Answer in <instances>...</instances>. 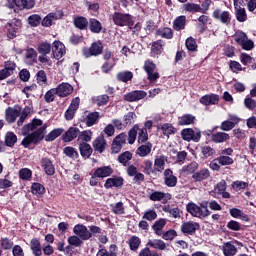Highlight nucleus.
Listing matches in <instances>:
<instances>
[{"mask_svg":"<svg viewBox=\"0 0 256 256\" xmlns=\"http://www.w3.org/2000/svg\"><path fill=\"white\" fill-rule=\"evenodd\" d=\"M114 173V169L111 166H103V167H99L96 168V176L99 179H105V177H110L111 175H113Z\"/></svg>","mask_w":256,"mask_h":256,"instance_id":"obj_29","label":"nucleus"},{"mask_svg":"<svg viewBox=\"0 0 256 256\" xmlns=\"http://www.w3.org/2000/svg\"><path fill=\"white\" fill-rule=\"evenodd\" d=\"M195 115L184 114L178 118V126H190L195 123Z\"/></svg>","mask_w":256,"mask_h":256,"instance_id":"obj_34","label":"nucleus"},{"mask_svg":"<svg viewBox=\"0 0 256 256\" xmlns=\"http://www.w3.org/2000/svg\"><path fill=\"white\" fill-rule=\"evenodd\" d=\"M143 69L145 70L147 79L150 83H155L161 78V75L157 70V65H144Z\"/></svg>","mask_w":256,"mask_h":256,"instance_id":"obj_11","label":"nucleus"},{"mask_svg":"<svg viewBox=\"0 0 256 256\" xmlns=\"http://www.w3.org/2000/svg\"><path fill=\"white\" fill-rule=\"evenodd\" d=\"M165 156L162 155L154 159V173L162 172L165 170Z\"/></svg>","mask_w":256,"mask_h":256,"instance_id":"obj_45","label":"nucleus"},{"mask_svg":"<svg viewBox=\"0 0 256 256\" xmlns=\"http://www.w3.org/2000/svg\"><path fill=\"white\" fill-rule=\"evenodd\" d=\"M220 96L218 94H206L200 97L199 102L203 106H216L219 104Z\"/></svg>","mask_w":256,"mask_h":256,"instance_id":"obj_13","label":"nucleus"},{"mask_svg":"<svg viewBox=\"0 0 256 256\" xmlns=\"http://www.w3.org/2000/svg\"><path fill=\"white\" fill-rule=\"evenodd\" d=\"M133 159V153L130 152V150H126L125 152L119 154L118 162L123 165L124 167H127L129 162Z\"/></svg>","mask_w":256,"mask_h":256,"instance_id":"obj_40","label":"nucleus"},{"mask_svg":"<svg viewBox=\"0 0 256 256\" xmlns=\"http://www.w3.org/2000/svg\"><path fill=\"white\" fill-rule=\"evenodd\" d=\"M150 46H151L150 51H151V54L153 55H161L164 51V41L161 39L153 41L150 44Z\"/></svg>","mask_w":256,"mask_h":256,"instance_id":"obj_33","label":"nucleus"},{"mask_svg":"<svg viewBox=\"0 0 256 256\" xmlns=\"http://www.w3.org/2000/svg\"><path fill=\"white\" fill-rule=\"evenodd\" d=\"M124 185V178L114 176L112 178H108L105 183V189H112V187L121 188Z\"/></svg>","mask_w":256,"mask_h":256,"instance_id":"obj_21","label":"nucleus"},{"mask_svg":"<svg viewBox=\"0 0 256 256\" xmlns=\"http://www.w3.org/2000/svg\"><path fill=\"white\" fill-rule=\"evenodd\" d=\"M112 20L117 26H127L129 29H133L134 21L133 16L130 15V13L114 12Z\"/></svg>","mask_w":256,"mask_h":256,"instance_id":"obj_3","label":"nucleus"},{"mask_svg":"<svg viewBox=\"0 0 256 256\" xmlns=\"http://www.w3.org/2000/svg\"><path fill=\"white\" fill-rule=\"evenodd\" d=\"M52 51H53V58H55L56 60H60L66 54V47L64 44H62L61 41L55 40L53 43Z\"/></svg>","mask_w":256,"mask_h":256,"instance_id":"obj_14","label":"nucleus"},{"mask_svg":"<svg viewBox=\"0 0 256 256\" xmlns=\"http://www.w3.org/2000/svg\"><path fill=\"white\" fill-rule=\"evenodd\" d=\"M200 152L202 159H209V157H213L215 155L216 150L211 146H207V144H202L200 147Z\"/></svg>","mask_w":256,"mask_h":256,"instance_id":"obj_43","label":"nucleus"},{"mask_svg":"<svg viewBox=\"0 0 256 256\" xmlns=\"http://www.w3.org/2000/svg\"><path fill=\"white\" fill-rule=\"evenodd\" d=\"M138 256H160L157 252V250H151L150 246L144 247L142 250H140Z\"/></svg>","mask_w":256,"mask_h":256,"instance_id":"obj_64","label":"nucleus"},{"mask_svg":"<svg viewBox=\"0 0 256 256\" xmlns=\"http://www.w3.org/2000/svg\"><path fill=\"white\" fill-rule=\"evenodd\" d=\"M227 190V182L225 180H221L220 182H218L216 184V186L214 187V194L217 195H222L224 191Z\"/></svg>","mask_w":256,"mask_h":256,"instance_id":"obj_60","label":"nucleus"},{"mask_svg":"<svg viewBox=\"0 0 256 256\" xmlns=\"http://www.w3.org/2000/svg\"><path fill=\"white\" fill-rule=\"evenodd\" d=\"M26 62L30 64L37 63V51L33 48L26 50Z\"/></svg>","mask_w":256,"mask_h":256,"instance_id":"obj_54","label":"nucleus"},{"mask_svg":"<svg viewBox=\"0 0 256 256\" xmlns=\"http://www.w3.org/2000/svg\"><path fill=\"white\" fill-rule=\"evenodd\" d=\"M147 93L145 90H133L129 91L123 96V100L129 103L141 101V99L145 98Z\"/></svg>","mask_w":256,"mask_h":256,"instance_id":"obj_8","label":"nucleus"},{"mask_svg":"<svg viewBox=\"0 0 256 256\" xmlns=\"http://www.w3.org/2000/svg\"><path fill=\"white\" fill-rule=\"evenodd\" d=\"M47 128L48 125L43 124V120L34 118L31 123L22 127V135L25 137L22 139L21 145L24 148H29L31 145H39L45 139Z\"/></svg>","mask_w":256,"mask_h":256,"instance_id":"obj_1","label":"nucleus"},{"mask_svg":"<svg viewBox=\"0 0 256 256\" xmlns=\"http://www.w3.org/2000/svg\"><path fill=\"white\" fill-rule=\"evenodd\" d=\"M6 147L13 148L15 143H17V135L13 132H7L4 137Z\"/></svg>","mask_w":256,"mask_h":256,"instance_id":"obj_48","label":"nucleus"},{"mask_svg":"<svg viewBox=\"0 0 256 256\" xmlns=\"http://www.w3.org/2000/svg\"><path fill=\"white\" fill-rule=\"evenodd\" d=\"M156 36H161V38L166 39V40H171L173 39L174 32L171 27H163V28H158L155 31Z\"/></svg>","mask_w":256,"mask_h":256,"instance_id":"obj_27","label":"nucleus"},{"mask_svg":"<svg viewBox=\"0 0 256 256\" xmlns=\"http://www.w3.org/2000/svg\"><path fill=\"white\" fill-rule=\"evenodd\" d=\"M142 169L146 175H152V173H155L153 168V162L150 161V159H146L143 162Z\"/></svg>","mask_w":256,"mask_h":256,"instance_id":"obj_61","label":"nucleus"},{"mask_svg":"<svg viewBox=\"0 0 256 256\" xmlns=\"http://www.w3.org/2000/svg\"><path fill=\"white\" fill-rule=\"evenodd\" d=\"M198 230H200L199 222L187 221L181 225V233L185 235H194Z\"/></svg>","mask_w":256,"mask_h":256,"instance_id":"obj_12","label":"nucleus"},{"mask_svg":"<svg viewBox=\"0 0 256 256\" xmlns=\"http://www.w3.org/2000/svg\"><path fill=\"white\" fill-rule=\"evenodd\" d=\"M30 250L32 251L34 256L43 255L41 241L37 239V237H34L32 240H30Z\"/></svg>","mask_w":256,"mask_h":256,"instance_id":"obj_26","label":"nucleus"},{"mask_svg":"<svg viewBox=\"0 0 256 256\" xmlns=\"http://www.w3.org/2000/svg\"><path fill=\"white\" fill-rule=\"evenodd\" d=\"M237 247L232 242H226L223 246V253L225 256H234L237 254Z\"/></svg>","mask_w":256,"mask_h":256,"instance_id":"obj_49","label":"nucleus"},{"mask_svg":"<svg viewBox=\"0 0 256 256\" xmlns=\"http://www.w3.org/2000/svg\"><path fill=\"white\" fill-rule=\"evenodd\" d=\"M164 182L168 187H176L178 178L174 176L172 169L167 168L164 170Z\"/></svg>","mask_w":256,"mask_h":256,"instance_id":"obj_20","label":"nucleus"},{"mask_svg":"<svg viewBox=\"0 0 256 256\" xmlns=\"http://www.w3.org/2000/svg\"><path fill=\"white\" fill-rule=\"evenodd\" d=\"M79 151L82 159L87 160V159H90L93 153V148L91 147V144L87 142H80Z\"/></svg>","mask_w":256,"mask_h":256,"instance_id":"obj_24","label":"nucleus"},{"mask_svg":"<svg viewBox=\"0 0 256 256\" xmlns=\"http://www.w3.org/2000/svg\"><path fill=\"white\" fill-rule=\"evenodd\" d=\"M21 115V108H12L8 106L5 113V119L8 123H14L17 120V117Z\"/></svg>","mask_w":256,"mask_h":256,"instance_id":"obj_19","label":"nucleus"},{"mask_svg":"<svg viewBox=\"0 0 256 256\" xmlns=\"http://www.w3.org/2000/svg\"><path fill=\"white\" fill-rule=\"evenodd\" d=\"M167 221L165 218H159V220L154 222V225L152 226V229L154 230V233L158 236L163 235L162 230L165 228Z\"/></svg>","mask_w":256,"mask_h":256,"instance_id":"obj_44","label":"nucleus"},{"mask_svg":"<svg viewBox=\"0 0 256 256\" xmlns=\"http://www.w3.org/2000/svg\"><path fill=\"white\" fill-rule=\"evenodd\" d=\"M147 247L153 248L155 250H165L167 248L165 241L161 240V239H153V240H149L147 242Z\"/></svg>","mask_w":256,"mask_h":256,"instance_id":"obj_41","label":"nucleus"},{"mask_svg":"<svg viewBox=\"0 0 256 256\" xmlns=\"http://www.w3.org/2000/svg\"><path fill=\"white\" fill-rule=\"evenodd\" d=\"M21 27L22 21L20 20V18H12L10 21H8L4 26V31L6 33L7 38H17V33L21 29Z\"/></svg>","mask_w":256,"mask_h":256,"instance_id":"obj_4","label":"nucleus"},{"mask_svg":"<svg viewBox=\"0 0 256 256\" xmlns=\"http://www.w3.org/2000/svg\"><path fill=\"white\" fill-rule=\"evenodd\" d=\"M36 5V0H6L7 9L13 10L15 14L24 10H31Z\"/></svg>","mask_w":256,"mask_h":256,"instance_id":"obj_2","label":"nucleus"},{"mask_svg":"<svg viewBox=\"0 0 256 256\" xmlns=\"http://www.w3.org/2000/svg\"><path fill=\"white\" fill-rule=\"evenodd\" d=\"M161 132L163 136H166L167 138H170L172 135H176L177 128L174 127L171 123H164L160 126Z\"/></svg>","mask_w":256,"mask_h":256,"instance_id":"obj_31","label":"nucleus"},{"mask_svg":"<svg viewBox=\"0 0 256 256\" xmlns=\"http://www.w3.org/2000/svg\"><path fill=\"white\" fill-rule=\"evenodd\" d=\"M126 133H120L112 141L111 151L112 153H119L122 151V147L126 145Z\"/></svg>","mask_w":256,"mask_h":256,"instance_id":"obj_9","label":"nucleus"},{"mask_svg":"<svg viewBox=\"0 0 256 256\" xmlns=\"http://www.w3.org/2000/svg\"><path fill=\"white\" fill-rule=\"evenodd\" d=\"M92 146L96 152L103 153L107 148V140L105 135L101 133L96 139L93 140Z\"/></svg>","mask_w":256,"mask_h":256,"instance_id":"obj_16","label":"nucleus"},{"mask_svg":"<svg viewBox=\"0 0 256 256\" xmlns=\"http://www.w3.org/2000/svg\"><path fill=\"white\" fill-rule=\"evenodd\" d=\"M153 144L151 142H145L137 148V154L140 157L149 156L150 152L152 151Z\"/></svg>","mask_w":256,"mask_h":256,"instance_id":"obj_38","label":"nucleus"},{"mask_svg":"<svg viewBox=\"0 0 256 256\" xmlns=\"http://www.w3.org/2000/svg\"><path fill=\"white\" fill-rule=\"evenodd\" d=\"M79 133H80L79 128L70 127L65 132V134L62 135L61 139H62L63 142L68 143V142H71V141L75 140V138L78 137Z\"/></svg>","mask_w":256,"mask_h":256,"instance_id":"obj_22","label":"nucleus"},{"mask_svg":"<svg viewBox=\"0 0 256 256\" xmlns=\"http://www.w3.org/2000/svg\"><path fill=\"white\" fill-rule=\"evenodd\" d=\"M42 17L40 15L34 14L28 17V24L32 26V28H37V26L41 25Z\"/></svg>","mask_w":256,"mask_h":256,"instance_id":"obj_58","label":"nucleus"},{"mask_svg":"<svg viewBox=\"0 0 256 256\" xmlns=\"http://www.w3.org/2000/svg\"><path fill=\"white\" fill-rule=\"evenodd\" d=\"M88 24L91 33L100 34L103 30V25L97 18H90Z\"/></svg>","mask_w":256,"mask_h":256,"instance_id":"obj_32","label":"nucleus"},{"mask_svg":"<svg viewBox=\"0 0 256 256\" xmlns=\"http://www.w3.org/2000/svg\"><path fill=\"white\" fill-rule=\"evenodd\" d=\"M210 176H211V172L209 171V169L203 168V169H200L199 171H196L195 173H193L192 179L195 182H201L204 180H208Z\"/></svg>","mask_w":256,"mask_h":256,"instance_id":"obj_25","label":"nucleus"},{"mask_svg":"<svg viewBox=\"0 0 256 256\" xmlns=\"http://www.w3.org/2000/svg\"><path fill=\"white\" fill-rule=\"evenodd\" d=\"M118 246L116 244H112L109 247V250L103 246L96 254V256H118L117 254Z\"/></svg>","mask_w":256,"mask_h":256,"instance_id":"obj_28","label":"nucleus"},{"mask_svg":"<svg viewBox=\"0 0 256 256\" xmlns=\"http://www.w3.org/2000/svg\"><path fill=\"white\" fill-rule=\"evenodd\" d=\"M230 135L226 132H216L211 135L213 143H223L230 140Z\"/></svg>","mask_w":256,"mask_h":256,"instance_id":"obj_36","label":"nucleus"},{"mask_svg":"<svg viewBox=\"0 0 256 256\" xmlns=\"http://www.w3.org/2000/svg\"><path fill=\"white\" fill-rule=\"evenodd\" d=\"M73 24L76 29L87 30L89 22H88L87 18L84 16H76L73 18Z\"/></svg>","mask_w":256,"mask_h":256,"instance_id":"obj_30","label":"nucleus"},{"mask_svg":"<svg viewBox=\"0 0 256 256\" xmlns=\"http://www.w3.org/2000/svg\"><path fill=\"white\" fill-rule=\"evenodd\" d=\"M212 18L219 21L221 24L225 26H229L232 21V15L230 11L224 10L221 8H215L212 12Z\"/></svg>","mask_w":256,"mask_h":256,"instance_id":"obj_6","label":"nucleus"},{"mask_svg":"<svg viewBox=\"0 0 256 256\" xmlns=\"http://www.w3.org/2000/svg\"><path fill=\"white\" fill-rule=\"evenodd\" d=\"M187 24V17L185 15H181L175 18L173 22V28L176 31L184 30Z\"/></svg>","mask_w":256,"mask_h":256,"instance_id":"obj_37","label":"nucleus"},{"mask_svg":"<svg viewBox=\"0 0 256 256\" xmlns=\"http://www.w3.org/2000/svg\"><path fill=\"white\" fill-rule=\"evenodd\" d=\"M84 57H98L99 55L103 54V42L102 41H95L92 42L91 46L87 49L83 50Z\"/></svg>","mask_w":256,"mask_h":256,"instance_id":"obj_7","label":"nucleus"},{"mask_svg":"<svg viewBox=\"0 0 256 256\" xmlns=\"http://www.w3.org/2000/svg\"><path fill=\"white\" fill-rule=\"evenodd\" d=\"M186 210L189 214L194 216V218L204 219L203 210L201 208V205L198 206L196 203L190 202L186 206Z\"/></svg>","mask_w":256,"mask_h":256,"instance_id":"obj_18","label":"nucleus"},{"mask_svg":"<svg viewBox=\"0 0 256 256\" xmlns=\"http://www.w3.org/2000/svg\"><path fill=\"white\" fill-rule=\"evenodd\" d=\"M133 72L132 71H121L117 73V80L119 82L127 83L132 81Z\"/></svg>","mask_w":256,"mask_h":256,"instance_id":"obj_47","label":"nucleus"},{"mask_svg":"<svg viewBox=\"0 0 256 256\" xmlns=\"http://www.w3.org/2000/svg\"><path fill=\"white\" fill-rule=\"evenodd\" d=\"M234 159L230 156H226L225 154H221L220 157H218V164L220 166H230L234 164Z\"/></svg>","mask_w":256,"mask_h":256,"instance_id":"obj_57","label":"nucleus"},{"mask_svg":"<svg viewBox=\"0 0 256 256\" xmlns=\"http://www.w3.org/2000/svg\"><path fill=\"white\" fill-rule=\"evenodd\" d=\"M181 138L186 142L199 143L202 138L201 130H194L193 128H184L181 130Z\"/></svg>","mask_w":256,"mask_h":256,"instance_id":"obj_5","label":"nucleus"},{"mask_svg":"<svg viewBox=\"0 0 256 256\" xmlns=\"http://www.w3.org/2000/svg\"><path fill=\"white\" fill-rule=\"evenodd\" d=\"M64 133V128H55L53 130H51V132L49 134H45V141L46 142H52L55 141L56 138L60 137L61 135H63Z\"/></svg>","mask_w":256,"mask_h":256,"instance_id":"obj_42","label":"nucleus"},{"mask_svg":"<svg viewBox=\"0 0 256 256\" xmlns=\"http://www.w3.org/2000/svg\"><path fill=\"white\" fill-rule=\"evenodd\" d=\"M129 249L137 253V250L141 247V239L139 236L132 235L127 241Z\"/></svg>","mask_w":256,"mask_h":256,"instance_id":"obj_39","label":"nucleus"},{"mask_svg":"<svg viewBox=\"0 0 256 256\" xmlns=\"http://www.w3.org/2000/svg\"><path fill=\"white\" fill-rule=\"evenodd\" d=\"M72 231L74 234L78 235L80 240L82 241H87L91 239V232H89L87 226L82 225V224H76L73 228Z\"/></svg>","mask_w":256,"mask_h":256,"instance_id":"obj_10","label":"nucleus"},{"mask_svg":"<svg viewBox=\"0 0 256 256\" xmlns=\"http://www.w3.org/2000/svg\"><path fill=\"white\" fill-rule=\"evenodd\" d=\"M42 169L46 172V175L52 176L56 172V168L50 158L44 157L41 160Z\"/></svg>","mask_w":256,"mask_h":256,"instance_id":"obj_23","label":"nucleus"},{"mask_svg":"<svg viewBox=\"0 0 256 256\" xmlns=\"http://www.w3.org/2000/svg\"><path fill=\"white\" fill-rule=\"evenodd\" d=\"M16 69V65L14 66H5V68L0 70V81H4V79L9 78L14 70Z\"/></svg>","mask_w":256,"mask_h":256,"instance_id":"obj_51","label":"nucleus"},{"mask_svg":"<svg viewBox=\"0 0 256 256\" xmlns=\"http://www.w3.org/2000/svg\"><path fill=\"white\" fill-rule=\"evenodd\" d=\"M149 140L148 130L146 128H139L138 127V143H146Z\"/></svg>","mask_w":256,"mask_h":256,"instance_id":"obj_56","label":"nucleus"},{"mask_svg":"<svg viewBox=\"0 0 256 256\" xmlns=\"http://www.w3.org/2000/svg\"><path fill=\"white\" fill-rule=\"evenodd\" d=\"M31 190H32V194L37 196H42L46 192L45 187L41 183H33L31 186Z\"/></svg>","mask_w":256,"mask_h":256,"instance_id":"obj_55","label":"nucleus"},{"mask_svg":"<svg viewBox=\"0 0 256 256\" xmlns=\"http://www.w3.org/2000/svg\"><path fill=\"white\" fill-rule=\"evenodd\" d=\"M99 118V112H91L84 118V123L87 127H92L96 125V123L99 121Z\"/></svg>","mask_w":256,"mask_h":256,"instance_id":"obj_35","label":"nucleus"},{"mask_svg":"<svg viewBox=\"0 0 256 256\" xmlns=\"http://www.w3.org/2000/svg\"><path fill=\"white\" fill-rule=\"evenodd\" d=\"M149 199L151 201H162L163 204H167L169 200L172 199L171 193H165L161 191H154L150 194Z\"/></svg>","mask_w":256,"mask_h":256,"instance_id":"obj_17","label":"nucleus"},{"mask_svg":"<svg viewBox=\"0 0 256 256\" xmlns=\"http://www.w3.org/2000/svg\"><path fill=\"white\" fill-rule=\"evenodd\" d=\"M14 245V242L9 239V237H2L0 239V247L3 250H11Z\"/></svg>","mask_w":256,"mask_h":256,"instance_id":"obj_62","label":"nucleus"},{"mask_svg":"<svg viewBox=\"0 0 256 256\" xmlns=\"http://www.w3.org/2000/svg\"><path fill=\"white\" fill-rule=\"evenodd\" d=\"M74 88L71 84L69 83H61L57 85L56 88V95L61 98H65L71 95L73 93Z\"/></svg>","mask_w":256,"mask_h":256,"instance_id":"obj_15","label":"nucleus"},{"mask_svg":"<svg viewBox=\"0 0 256 256\" xmlns=\"http://www.w3.org/2000/svg\"><path fill=\"white\" fill-rule=\"evenodd\" d=\"M138 131H139V125L138 124H134L133 128H131L129 130V132H128V143L130 145H133V143L136 141Z\"/></svg>","mask_w":256,"mask_h":256,"instance_id":"obj_53","label":"nucleus"},{"mask_svg":"<svg viewBox=\"0 0 256 256\" xmlns=\"http://www.w3.org/2000/svg\"><path fill=\"white\" fill-rule=\"evenodd\" d=\"M185 47L189 50V51H196L198 48L197 42L194 39V37L190 36L185 40Z\"/></svg>","mask_w":256,"mask_h":256,"instance_id":"obj_63","label":"nucleus"},{"mask_svg":"<svg viewBox=\"0 0 256 256\" xmlns=\"http://www.w3.org/2000/svg\"><path fill=\"white\" fill-rule=\"evenodd\" d=\"M92 136H93V132H91V130H83L78 135V140L83 141L82 143H88V142H91Z\"/></svg>","mask_w":256,"mask_h":256,"instance_id":"obj_59","label":"nucleus"},{"mask_svg":"<svg viewBox=\"0 0 256 256\" xmlns=\"http://www.w3.org/2000/svg\"><path fill=\"white\" fill-rule=\"evenodd\" d=\"M68 244L71 245L72 248H81L83 245V241L76 234L68 237Z\"/></svg>","mask_w":256,"mask_h":256,"instance_id":"obj_52","label":"nucleus"},{"mask_svg":"<svg viewBox=\"0 0 256 256\" xmlns=\"http://www.w3.org/2000/svg\"><path fill=\"white\" fill-rule=\"evenodd\" d=\"M183 9L189 13H201L202 7L200 5H197V3H185L183 5Z\"/></svg>","mask_w":256,"mask_h":256,"instance_id":"obj_50","label":"nucleus"},{"mask_svg":"<svg viewBox=\"0 0 256 256\" xmlns=\"http://www.w3.org/2000/svg\"><path fill=\"white\" fill-rule=\"evenodd\" d=\"M235 16L236 20L239 21V23H245L248 20L246 8L244 7L235 8Z\"/></svg>","mask_w":256,"mask_h":256,"instance_id":"obj_46","label":"nucleus"}]
</instances>
